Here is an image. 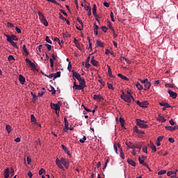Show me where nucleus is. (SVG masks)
Listing matches in <instances>:
<instances>
[{
    "instance_id": "obj_1",
    "label": "nucleus",
    "mask_w": 178,
    "mask_h": 178,
    "mask_svg": "<svg viewBox=\"0 0 178 178\" xmlns=\"http://www.w3.org/2000/svg\"><path fill=\"white\" fill-rule=\"evenodd\" d=\"M56 165L59 168V169H62L63 170H65V169H68L70 163L68 160H67V159H58V156L56 159Z\"/></svg>"
},
{
    "instance_id": "obj_2",
    "label": "nucleus",
    "mask_w": 178,
    "mask_h": 178,
    "mask_svg": "<svg viewBox=\"0 0 178 178\" xmlns=\"http://www.w3.org/2000/svg\"><path fill=\"white\" fill-rule=\"evenodd\" d=\"M121 99L125 101V102H128V104H130L132 100H135L134 95L131 94V92L129 90H127L126 94L124 92H122V94L120 95Z\"/></svg>"
},
{
    "instance_id": "obj_3",
    "label": "nucleus",
    "mask_w": 178,
    "mask_h": 178,
    "mask_svg": "<svg viewBox=\"0 0 178 178\" xmlns=\"http://www.w3.org/2000/svg\"><path fill=\"white\" fill-rule=\"evenodd\" d=\"M38 15L42 23L45 25V27H48L49 22H47V18L44 17V15H43L41 11H38Z\"/></svg>"
},
{
    "instance_id": "obj_4",
    "label": "nucleus",
    "mask_w": 178,
    "mask_h": 178,
    "mask_svg": "<svg viewBox=\"0 0 178 178\" xmlns=\"http://www.w3.org/2000/svg\"><path fill=\"white\" fill-rule=\"evenodd\" d=\"M140 81L141 83H143L145 90H149L150 88L152 83H150V81H149V79L147 78L140 79Z\"/></svg>"
},
{
    "instance_id": "obj_5",
    "label": "nucleus",
    "mask_w": 178,
    "mask_h": 178,
    "mask_svg": "<svg viewBox=\"0 0 178 178\" xmlns=\"http://www.w3.org/2000/svg\"><path fill=\"white\" fill-rule=\"evenodd\" d=\"M138 125L140 127L141 129H147L148 125L147 124V122H145V120H136Z\"/></svg>"
},
{
    "instance_id": "obj_6",
    "label": "nucleus",
    "mask_w": 178,
    "mask_h": 178,
    "mask_svg": "<svg viewBox=\"0 0 178 178\" xmlns=\"http://www.w3.org/2000/svg\"><path fill=\"white\" fill-rule=\"evenodd\" d=\"M50 106L51 109H54L57 115H60V106L58 104V103L55 104V103L51 102Z\"/></svg>"
},
{
    "instance_id": "obj_7",
    "label": "nucleus",
    "mask_w": 178,
    "mask_h": 178,
    "mask_svg": "<svg viewBox=\"0 0 178 178\" xmlns=\"http://www.w3.org/2000/svg\"><path fill=\"white\" fill-rule=\"evenodd\" d=\"M6 36L7 38V41L12 44V46L14 47V48H18L17 43L14 41V39H12V35H9L8 34H6Z\"/></svg>"
},
{
    "instance_id": "obj_8",
    "label": "nucleus",
    "mask_w": 178,
    "mask_h": 178,
    "mask_svg": "<svg viewBox=\"0 0 178 178\" xmlns=\"http://www.w3.org/2000/svg\"><path fill=\"white\" fill-rule=\"evenodd\" d=\"M147 156L142 155L141 156H138L139 163H142V165H145V167H149L148 163L145 162Z\"/></svg>"
},
{
    "instance_id": "obj_9",
    "label": "nucleus",
    "mask_w": 178,
    "mask_h": 178,
    "mask_svg": "<svg viewBox=\"0 0 178 178\" xmlns=\"http://www.w3.org/2000/svg\"><path fill=\"white\" fill-rule=\"evenodd\" d=\"M136 102L140 108H147L149 104L148 101H143V102H140V101H136Z\"/></svg>"
},
{
    "instance_id": "obj_10",
    "label": "nucleus",
    "mask_w": 178,
    "mask_h": 178,
    "mask_svg": "<svg viewBox=\"0 0 178 178\" xmlns=\"http://www.w3.org/2000/svg\"><path fill=\"white\" fill-rule=\"evenodd\" d=\"M79 83L81 86V90H83L86 86V79L84 78H82V76L79 74Z\"/></svg>"
},
{
    "instance_id": "obj_11",
    "label": "nucleus",
    "mask_w": 178,
    "mask_h": 178,
    "mask_svg": "<svg viewBox=\"0 0 178 178\" xmlns=\"http://www.w3.org/2000/svg\"><path fill=\"white\" fill-rule=\"evenodd\" d=\"M64 122H65V127H64L63 131L64 132H67V130H69L70 128H69V122L66 116H65Z\"/></svg>"
},
{
    "instance_id": "obj_12",
    "label": "nucleus",
    "mask_w": 178,
    "mask_h": 178,
    "mask_svg": "<svg viewBox=\"0 0 178 178\" xmlns=\"http://www.w3.org/2000/svg\"><path fill=\"white\" fill-rule=\"evenodd\" d=\"M160 106H163V111H165L167 108H170V104L168 102H159Z\"/></svg>"
},
{
    "instance_id": "obj_13",
    "label": "nucleus",
    "mask_w": 178,
    "mask_h": 178,
    "mask_svg": "<svg viewBox=\"0 0 178 178\" xmlns=\"http://www.w3.org/2000/svg\"><path fill=\"white\" fill-rule=\"evenodd\" d=\"M73 78L78 79V81L80 83V74L79 72H76V71H72Z\"/></svg>"
},
{
    "instance_id": "obj_14",
    "label": "nucleus",
    "mask_w": 178,
    "mask_h": 178,
    "mask_svg": "<svg viewBox=\"0 0 178 178\" xmlns=\"http://www.w3.org/2000/svg\"><path fill=\"white\" fill-rule=\"evenodd\" d=\"M77 22H79V23H80V24L81 25V27H76V29H78V31H82V29L84 27V24L83 22V20H81V18L78 17Z\"/></svg>"
},
{
    "instance_id": "obj_15",
    "label": "nucleus",
    "mask_w": 178,
    "mask_h": 178,
    "mask_svg": "<svg viewBox=\"0 0 178 178\" xmlns=\"http://www.w3.org/2000/svg\"><path fill=\"white\" fill-rule=\"evenodd\" d=\"M19 81L22 85H24L26 83V78L22 74H19Z\"/></svg>"
},
{
    "instance_id": "obj_16",
    "label": "nucleus",
    "mask_w": 178,
    "mask_h": 178,
    "mask_svg": "<svg viewBox=\"0 0 178 178\" xmlns=\"http://www.w3.org/2000/svg\"><path fill=\"white\" fill-rule=\"evenodd\" d=\"M52 58H50V66L51 67H54V60H56V55H54V54H53L51 55Z\"/></svg>"
},
{
    "instance_id": "obj_17",
    "label": "nucleus",
    "mask_w": 178,
    "mask_h": 178,
    "mask_svg": "<svg viewBox=\"0 0 178 178\" xmlns=\"http://www.w3.org/2000/svg\"><path fill=\"white\" fill-rule=\"evenodd\" d=\"M168 93L170 95V97H172V99H177V94L176 92H173L172 90H170V89H169Z\"/></svg>"
},
{
    "instance_id": "obj_18",
    "label": "nucleus",
    "mask_w": 178,
    "mask_h": 178,
    "mask_svg": "<svg viewBox=\"0 0 178 178\" xmlns=\"http://www.w3.org/2000/svg\"><path fill=\"white\" fill-rule=\"evenodd\" d=\"M107 67L108 68V76H110V78H115V76H113V71H112V69L111 67V65L107 64Z\"/></svg>"
},
{
    "instance_id": "obj_19",
    "label": "nucleus",
    "mask_w": 178,
    "mask_h": 178,
    "mask_svg": "<svg viewBox=\"0 0 178 178\" xmlns=\"http://www.w3.org/2000/svg\"><path fill=\"white\" fill-rule=\"evenodd\" d=\"M26 62L29 64L31 67H33V69H35V64H34V62L30 60L29 58H26Z\"/></svg>"
},
{
    "instance_id": "obj_20",
    "label": "nucleus",
    "mask_w": 178,
    "mask_h": 178,
    "mask_svg": "<svg viewBox=\"0 0 178 178\" xmlns=\"http://www.w3.org/2000/svg\"><path fill=\"white\" fill-rule=\"evenodd\" d=\"M166 130H170L171 132L173 131V130H176L177 129V125H175V127H172V125H167L165 127Z\"/></svg>"
},
{
    "instance_id": "obj_21",
    "label": "nucleus",
    "mask_w": 178,
    "mask_h": 178,
    "mask_svg": "<svg viewBox=\"0 0 178 178\" xmlns=\"http://www.w3.org/2000/svg\"><path fill=\"white\" fill-rule=\"evenodd\" d=\"M149 146V148H151L152 151H154V152H156L157 149L156 146L154 144V143H152V141H150Z\"/></svg>"
},
{
    "instance_id": "obj_22",
    "label": "nucleus",
    "mask_w": 178,
    "mask_h": 178,
    "mask_svg": "<svg viewBox=\"0 0 178 178\" xmlns=\"http://www.w3.org/2000/svg\"><path fill=\"white\" fill-rule=\"evenodd\" d=\"M126 144H127V148H131V149H133V148H136V145H134L133 143H131L130 141L129 142H126Z\"/></svg>"
},
{
    "instance_id": "obj_23",
    "label": "nucleus",
    "mask_w": 178,
    "mask_h": 178,
    "mask_svg": "<svg viewBox=\"0 0 178 178\" xmlns=\"http://www.w3.org/2000/svg\"><path fill=\"white\" fill-rule=\"evenodd\" d=\"M10 176V169L9 167L7 168V169H6V170L4 171V177L5 178H8Z\"/></svg>"
},
{
    "instance_id": "obj_24",
    "label": "nucleus",
    "mask_w": 178,
    "mask_h": 178,
    "mask_svg": "<svg viewBox=\"0 0 178 178\" xmlns=\"http://www.w3.org/2000/svg\"><path fill=\"white\" fill-rule=\"evenodd\" d=\"M97 8L96 6V4H93V8H92V13L94 16H97Z\"/></svg>"
},
{
    "instance_id": "obj_25",
    "label": "nucleus",
    "mask_w": 178,
    "mask_h": 178,
    "mask_svg": "<svg viewBox=\"0 0 178 178\" xmlns=\"http://www.w3.org/2000/svg\"><path fill=\"white\" fill-rule=\"evenodd\" d=\"M74 44L76 46V48H79V49L81 48V44L79 43V41H78V39L74 38Z\"/></svg>"
},
{
    "instance_id": "obj_26",
    "label": "nucleus",
    "mask_w": 178,
    "mask_h": 178,
    "mask_svg": "<svg viewBox=\"0 0 178 178\" xmlns=\"http://www.w3.org/2000/svg\"><path fill=\"white\" fill-rule=\"evenodd\" d=\"M61 76L60 71H57V72H54V79H56V78H60Z\"/></svg>"
},
{
    "instance_id": "obj_27",
    "label": "nucleus",
    "mask_w": 178,
    "mask_h": 178,
    "mask_svg": "<svg viewBox=\"0 0 178 178\" xmlns=\"http://www.w3.org/2000/svg\"><path fill=\"white\" fill-rule=\"evenodd\" d=\"M119 78H121L122 79H124L125 81H128L129 78H127V76H124L123 74H120V72L118 73Z\"/></svg>"
},
{
    "instance_id": "obj_28",
    "label": "nucleus",
    "mask_w": 178,
    "mask_h": 178,
    "mask_svg": "<svg viewBox=\"0 0 178 178\" xmlns=\"http://www.w3.org/2000/svg\"><path fill=\"white\" fill-rule=\"evenodd\" d=\"M167 176H171V177H175L176 176V172L174 171H168L167 172Z\"/></svg>"
},
{
    "instance_id": "obj_29",
    "label": "nucleus",
    "mask_w": 178,
    "mask_h": 178,
    "mask_svg": "<svg viewBox=\"0 0 178 178\" xmlns=\"http://www.w3.org/2000/svg\"><path fill=\"white\" fill-rule=\"evenodd\" d=\"M73 88H75V90H81V83H79V85H77L76 83V81H74Z\"/></svg>"
},
{
    "instance_id": "obj_30",
    "label": "nucleus",
    "mask_w": 178,
    "mask_h": 178,
    "mask_svg": "<svg viewBox=\"0 0 178 178\" xmlns=\"http://www.w3.org/2000/svg\"><path fill=\"white\" fill-rule=\"evenodd\" d=\"M93 99H99V100H104V97H102V95H93Z\"/></svg>"
},
{
    "instance_id": "obj_31",
    "label": "nucleus",
    "mask_w": 178,
    "mask_h": 178,
    "mask_svg": "<svg viewBox=\"0 0 178 178\" xmlns=\"http://www.w3.org/2000/svg\"><path fill=\"white\" fill-rule=\"evenodd\" d=\"M49 90V92H51L52 95H54V93L56 92V90H55L54 86H52V85H50Z\"/></svg>"
},
{
    "instance_id": "obj_32",
    "label": "nucleus",
    "mask_w": 178,
    "mask_h": 178,
    "mask_svg": "<svg viewBox=\"0 0 178 178\" xmlns=\"http://www.w3.org/2000/svg\"><path fill=\"white\" fill-rule=\"evenodd\" d=\"M127 162H128V163H129L130 164V165H133V166H135L136 165V162L134 161V160H132V159H129L128 160H127Z\"/></svg>"
},
{
    "instance_id": "obj_33",
    "label": "nucleus",
    "mask_w": 178,
    "mask_h": 178,
    "mask_svg": "<svg viewBox=\"0 0 178 178\" xmlns=\"http://www.w3.org/2000/svg\"><path fill=\"white\" fill-rule=\"evenodd\" d=\"M120 156H121V159L124 160L125 155H124V151H123V148H122V146H121V148H120Z\"/></svg>"
},
{
    "instance_id": "obj_34",
    "label": "nucleus",
    "mask_w": 178,
    "mask_h": 178,
    "mask_svg": "<svg viewBox=\"0 0 178 178\" xmlns=\"http://www.w3.org/2000/svg\"><path fill=\"white\" fill-rule=\"evenodd\" d=\"M134 130L135 132H137L138 134H145L144 131H140L138 127H134Z\"/></svg>"
},
{
    "instance_id": "obj_35",
    "label": "nucleus",
    "mask_w": 178,
    "mask_h": 178,
    "mask_svg": "<svg viewBox=\"0 0 178 178\" xmlns=\"http://www.w3.org/2000/svg\"><path fill=\"white\" fill-rule=\"evenodd\" d=\"M90 63H92V65H97L98 64L97 60H95L94 57L91 58Z\"/></svg>"
},
{
    "instance_id": "obj_36",
    "label": "nucleus",
    "mask_w": 178,
    "mask_h": 178,
    "mask_svg": "<svg viewBox=\"0 0 178 178\" xmlns=\"http://www.w3.org/2000/svg\"><path fill=\"white\" fill-rule=\"evenodd\" d=\"M22 49L26 53V55H29V51H28L27 48L26 47V44H23Z\"/></svg>"
},
{
    "instance_id": "obj_37",
    "label": "nucleus",
    "mask_w": 178,
    "mask_h": 178,
    "mask_svg": "<svg viewBox=\"0 0 178 178\" xmlns=\"http://www.w3.org/2000/svg\"><path fill=\"white\" fill-rule=\"evenodd\" d=\"M6 129L7 130V132H8V134H10L12 131L11 125H6Z\"/></svg>"
},
{
    "instance_id": "obj_38",
    "label": "nucleus",
    "mask_w": 178,
    "mask_h": 178,
    "mask_svg": "<svg viewBox=\"0 0 178 178\" xmlns=\"http://www.w3.org/2000/svg\"><path fill=\"white\" fill-rule=\"evenodd\" d=\"M136 87L138 90H143V85H141V83H139V82L136 83Z\"/></svg>"
},
{
    "instance_id": "obj_39",
    "label": "nucleus",
    "mask_w": 178,
    "mask_h": 178,
    "mask_svg": "<svg viewBox=\"0 0 178 178\" xmlns=\"http://www.w3.org/2000/svg\"><path fill=\"white\" fill-rule=\"evenodd\" d=\"M63 149L65 151V153H70L68 148L65 145H61Z\"/></svg>"
},
{
    "instance_id": "obj_40",
    "label": "nucleus",
    "mask_w": 178,
    "mask_h": 178,
    "mask_svg": "<svg viewBox=\"0 0 178 178\" xmlns=\"http://www.w3.org/2000/svg\"><path fill=\"white\" fill-rule=\"evenodd\" d=\"M46 41H47V44H52V41L51 40V39H49V35H46Z\"/></svg>"
},
{
    "instance_id": "obj_41",
    "label": "nucleus",
    "mask_w": 178,
    "mask_h": 178,
    "mask_svg": "<svg viewBox=\"0 0 178 178\" xmlns=\"http://www.w3.org/2000/svg\"><path fill=\"white\" fill-rule=\"evenodd\" d=\"M97 46H100L101 48H104V43H102V41L97 40Z\"/></svg>"
},
{
    "instance_id": "obj_42",
    "label": "nucleus",
    "mask_w": 178,
    "mask_h": 178,
    "mask_svg": "<svg viewBox=\"0 0 178 178\" xmlns=\"http://www.w3.org/2000/svg\"><path fill=\"white\" fill-rule=\"evenodd\" d=\"M159 122H166V119L164 118V116H159Z\"/></svg>"
},
{
    "instance_id": "obj_43",
    "label": "nucleus",
    "mask_w": 178,
    "mask_h": 178,
    "mask_svg": "<svg viewBox=\"0 0 178 178\" xmlns=\"http://www.w3.org/2000/svg\"><path fill=\"white\" fill-rule=\"evenodd\" d=\"M45 46L47 47V48L49 49V51H51L52 49V47H51V44L49 43V44H46Z\"/></svg>"
},
{
    "instance_id": "obj_44",
    "label": "nucleus",
    "mask_w": 178,
    "mask_h": 178,
    "mask_svg": "<svg viewBox=\"0 0 178 178\" xmlns=\"http://www.w3.org/2000/svg\"><path fill=\"white\" fill-rule=\"evenodd\" d=\"M11 39H13L14 42L18 41V40H19V38L17 37V35H15L14 34H13L11 35Z\"/></svg>"
},
{
    "instance_id": "obj_45",
    "label": "nucleus",
    "mask_w": 178,
    "mask_h": 178,
    "mask_svg": "<svg viewBox=\"0 0 178 178\" xmlns=\"http://www.w3.org/2000/svg\"><path fill=\"white\" fill-rule=\"evenodd\" d=\"M87 138L86 136H83V138H81V139H79L80 143H86Z\"/></svg>"
},
{
    "instance_id": "obj_46",
    "label": "nucleus",
    "mask_w": 178,
    "mask_h": 178,
    "mask_svg": "<svg viewBox=\"0 0 178 178\" xmlns=\"http://www.w3.org/2000/svg\"><path fill=\"white\" fill-rule=\"evenodd\" d=\"M113 149L115 151V153H118V146H117L116 143H114V144H113Z\"/></svg>"
},
{
    "instance_id": "obj_47",
    "label": "nucleus",
    "mask_w": 178,
    "mask_h": 178,
    "mask_svg": "<svg viewBox=\"0 0 178 178\" xmlns=\"http://www.w3.org/2000/svg\"><path fill=\"white\" fill-rule=\"evenodd\" d=\"M110 16H111L112 22H115L113 11H111Z\"/></svg>"
},
{
    "instance_id": "obj_48",
    "label": "nucleus",
    "mask_w": 178,
    "mask_h": 178,
    "mask_svg": "<svg viewBox=\"0 0 178 178\" xmlns=\"http://www.w3.org/2000/svg\"><path fill=\"white\" fill-rule=\"evenodd\" d=\"M102 31H103V32H107L108 27H106V25H103L102 27Z\"/></svg>"
},
{
    "instance_id": "obj_49",
    "label": "nucleus",
    "mask_w": 178,
    "mask_h": 178,
    "mask_svg": "<svg viewBox=\"0 0 178 178\" xmlns=\"http://www.w3.org/2000/svg\"><path fill=\"white\" fill-rule=\"evenodd\" d=\"M45 172H46L45 169H43V168L40 169V171H39L40 175L42 174V176H44V173Z\"/></svg>"
},
{
    "instance_id": "obj_50",
    "label": "nucleus",
    "mask_w": 178,
    "mask_h": 178,
    "mask_svg": "<svg viewBox=\"0 0 178 178\" xmlns=\"http://www.w3.org/2000/svg\"><path fill=\"white\" fill-rule=\"evenodd\" d=\"M44 76H47V78H50L54 79V74H44Z\"/></svg>"
},
{
    "instance_id": "obj_51",
    "label": "nucleus",
    "mask_w": 178,
    "mask_h": 178,
    "mask_svg": "<svg viewBox=\"0 0 178 178\" xmlns=\"http://www.w3.org/2000/svg\"><path fill=\"white\" fill-rule=\"evenodd\" d=\"M68 71H71V70L72 69V62H68Z\"/></svg>"
},
{
    "instance_id": "obj_52",
    "label": "nucleus",
    "mask_w": 178,
    "mask_h": 178,
    "mask_svg": "<svg viewBox=\"0 0 178 178\" xmlns=\"http://www.w3.org/2000/svg\"><path fill=\"white\" fill-rule=\"evenodd\" d=\"M88 16H90L92 15V11H91L90 6L88 7Z\"/></svg>"
},
{
    "instance_id": "obj_53",
    "label": "nucleus",
    "mask_w": 178,
    "mask_h": 178,
    "mask_svg": "<svg viewBox=\"0 0 178 178\" xmlns=\"http://www.w3.org/2000/svg\"><path fill=\"white\" fill-rule=\"evenodd\" d=\"M120 123H121V125H123L124 123V122H125L124 118H122V116H120Z\"/></svg>"
},
{
    "instance_id": "obj_54",
    "label": "nucleus",
    "mask_w": 178,
    "mask_h": 178,
    "mask_svg": "<svg viewBox=\"0 0 178 178\" xmlns=\"http://www.w3.org/2000/svg\"><path fill=\"white\" fill-rule=\"evenodd\" d=\"M107 85L108 86V88L111 89V90H115L113 83H107Z\"/></svg>"
},
{
    "instance_id": "obj_55",
    "label": "nucleus",
    "mask_w": 178,
    "mask_h": 178,
    "mask_svg": "<svg viewBox=\"0 0 178 178\" xmlns=\"http://www.w3.org/2000/svg\"><path fill=\"white\" fill-rule=\"evenodd\" d=\"M8 60L10 61V60H15V57L13 55H9L8 56Z\"/></svg>"
},
{
    "instance_id": "obj_56",
    "label": "nucleus",
    "mask_w": 178,
    "mask_h": 178,
    "mask_svg": "<svg viewBox=\"0 0 178 178\" xmlns=\"http://www.w3.org/2000/svg\"><path fill=\"white\" fill-rule=\"evenodd\" d=\"M167 171H165V169L161 170V171H159L158 174L161 175V174H166Z\"/></svg>"
},
{
    "instance_id": "obj_57",
    "label": "nucleus",
    "mask_w": 178,
    "mask_h": 178,
    "mask_svg": "<svg viewBox=\"0 0 178 178\" xmlns=\"http://www.w3.org/2000/svg\"><path fill=\"white\" fill-rule=\"evenodd\" d=\"M108 27H109V29H111V31H113V32H115V30H114V29L113 27L112 24H111V22L108 24Z\"/></svg>"
},
{
    "instance_id": "obj_58",
    "label": "nucleus",
    "mask_w": 178,
    "mask_h": 178,
    "mask_svg": "<svg viewBox=\"0 0 178 178\" xmlns=\"http://www.w3.org/2000/svg\"><path fill=\"white\" fill-rule=\"evenodd\" d=\"M143 150L144 153H148L147 146H144V147L143 148Z\"/></svg>"
},
{
    "instance_id": "obj_59",
    "label": "nucleus",
    "mask_w": 178,
    "mask_h": 178,
    "mask_svg": "<svg viewBox=\"0 0 178 178\" xmlns=\"http://www.w3.org/2000/svg\"><path fill=\"white\" fill-rule=\"evenodd\" d=\"M31 122H36V118H35V116H34V115H31Z\"/></svg>"
},
{
    "instance_id": "obj_60",
    "label": "nucleus",
    "mask_w": 178,
    "mask_h": 178,
    "mask_svg": "<svg viewBox=\"0 0 178 178\" xmlns=\"http://www.w3.org/2000/svg\"><path fill=\"white\" fill-rule=\"evenodd\" d=\"M165 86H168L169 88H173L175 85H172V83H165Z\"/></svg>"
},
{
    "instance_id": "obj_61",
    "label": "nucleus",
    "mask_w": 178,
    "mask_h": 178,
    "mask_svg": "<svg viewBox=\"0 0 178 178\" xmlns=\"http://www.w3.org/2000/svg\"><path fill=\"white\" fill-rule=\"evenodd\" d=\"M26 161H27L28 163H31V162H32V160L30 158V156H26Z\"/></svg>"
},
{
    "instance_id": "obj_62",
    "label": "nucleus",
    "mask_w": 178,
    "mask_h": 178,
    "mask_svg": "<svg viewBox=\"0 0 178 178\" xmlns=\"http://www.w3.org/2000/svg\"><path fill=\"white\" fill-rule=\"evenodd\" d=\"M135 148H138L139 150L142 148V145H136Z\"/></svg>"
},
{
    "instance_id": "obj_63",
    "label": "nucleus",
    "mask_w": 178,
    "mask_h": 178,
    "mask_svg": "<svg viewBox=\"0 0 178 178\" xmlns=\"http://www.w3.org/2000/svg\"><path fill=\"white\" fill-rule=\"evenodd\" d=\"M104 6H105L106 8H109L110 4H109V3H107L106 1H105L104 3Z\"/></svg>"
},
{
    "instance_id": "obj_64",
    "label": "nucleus",
    "mask_w": 178,
    "mask_h": 178,
    "mask_svg": "<svg viewBox=\"0 0 178 178\" xmlns=\"http://www.w3.org/2000/svg\"><path fill=\"white\" fill-rule=\"evenodd\" d=\"M28 176L29 177V178H32L33 177V173L31 172V171H29Z\"/></svg>"
}]
</instances>
